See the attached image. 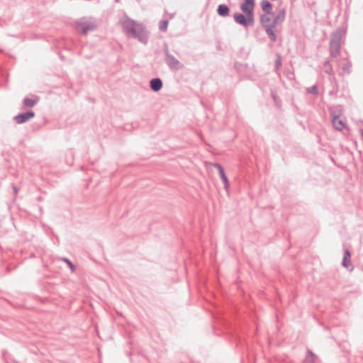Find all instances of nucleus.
Returning <instances> with one entry per match:
<instances>
[{"label":"nucleus","instance_id":"1","mask_svg":"<svg viewBox=\"0 0 363 363\" xmlns=\"http://www.w3.org/2000/svg\"><path fill=\"white\" fill-rule=\"evenodd\" d=\"M261 7L264 13L260 16L261 25L269 40L274 43L277 39V33L279 31L278 27L285 20V9H280L275 16L272 12V4L267 0H262L261 1Z\"/></svg>","mask_w":363,"mask_h":363},{"label":"nucleus","instance_id":"2","mask_svg":"<svg viewBox=\"0 0 363 363\" xmlns=\"http://www.w3.org/2000/svg\"><path fill=\"white\" fill-rule=\"evenodd\" d=\"M121 26L123 32L128 38H135L143 44L147 43L149 33L143 24L127 18L121 22Z\"/></svg>","mask_w":363,"mask_h":363},{"label":"nucleus","instance_id":"3","mask_svg":"<svg viewBox=\"0 0 363 363\" xmlns=\"http://www.w3.org/2000/svg\"><path fill=\"white\" fill-rule=\"evenodd\" d=\"M345 31L340 28L334 30L330 35L329 43L330 55L332 57H336L340 54L341 45L344 43Z\"/></svg>","mask_w":363,"mask_h":363},{"label":"nucleus","instance_id":"4","mask_svg":"<svg viewBox=\"0 0 363 363\" xmlns=\"http://www.w3.org/2000/svg\"><path fill=\"white\" fill-rule=\"evenodd\" d=\"M164 52L165 55L164 61L170 69H180L183 65L169 52V47L167 43L164 44Z\"/></svg>","mask_w":363,"mask_h":363},{"label":"nucleus","instance_id":"5","mask_svg":"<svg viewBox=\"0 0 363 363\" xmlns=\"http://www.w3.org/2000/svg\"><path fill=\"white\" fill-rule=\"evenodd\" d=\"M96 28L97 25L95 22L80 21L75 23L76 30L80 32L82 35H86L88 32L94 31Z\"/></svg>","mask_w":363,"mask_h":363},{"label":"nucleus","instance_id":"6","mask_svg":"<svg viewBox=\"0 0 363 363\" xmlns=\"http://www.w3.org/2000/svg\"><path fill=\"white\" fill-rule=\"evenodd\" d=\"M235 21L242 26H252L254 25V16L245 14V16L240 13H235L233 15Z\"/></svg>","mask_w":363,"mask_h":363},{"label":"nucleus","instance_id":"7","mask_svg":"<svg viewBox=\"0 0 363 363\" xmlns=\"http://www.w3.org/2000/svg\"><path fill=\"white\" fill-rule=\"evenodd\" d=\"M35 113L33 111H29L25 113H22L16 115L13 120L17 124H22L28 121L29 119L33 118Z\"/></svg>","mask_w":363,"mask_h":363},{"label":"nucleus","instance_id":"8","mask_svg":"<svg viewBox=\"0 0 363 363\" xmlns=\"http://www.w3.org/2000/svg\"><path fill=\"white\" fill-rule=\"evenodd\" d=\"M255 0H245L240 6V9L245 14L254 16Z\"/></svg>","mask_w":363,"mask_h":363},{"label":"nucleus","instance_id":"9","mask_svg":"<svg viewBox=\"0 0 363 363\" xmlns=\"http://www.w3.org/2000/svg\"><path fill=\"white\" fill-rule=\"evenodd\" d=\"M212 165L218 169L220 179L223 181L224 188L227 190L229 188V182L223 167L219 163H213Z\"/></svg>","mask_w":363,"mask_h":363},{"label":"nucleus","instance_id":"10","mask_svg":"<svg viewBox=\"0 0 363 363\" xmlns=\"http://www.w3.org/2000/svg\"><path fill=\"white\" fill-rule=\"evenodd\" d=\"M162 81L160 78H154L150 81V87L153 91H159L162 88Z\"/></svg>","mask_w":363,"mask_h":363},{"label":"nucleus","instance_id":"11","mask_svg":"<svg viewBox=\"0 0 363 363\" xmlns=\"http://www.w3.org/2000/svg\"><path fill=\"white\" fill-rule=\"evenodd\" d=\"M332 123L334 128L340 131L342 130L346 126L345 123L338 116H333Z\"/></svg>","mask_w":363,"mask_h":363},{"label":"nucleus","instance_id":"12","mask_svg":"<svg viewBox=\"0 0 363 363\" xmlns=\"http://www.w3.org/2000/svg\"><path fill=\"white\" fill-rule=\"evenodd\" d=\"M342 264L345 268H349L352 266L351 264V253L349 250H344V256L342 262Z\"/></svg>","mask_w":363,"mask_h":363},{"label":"nucleus","instance_id":"13","mask_svg":"<svg viewBox=\"0 0 363 363\" xmlns=\"http://www.w3.org/2000/svg\"><path fill=\"white\" fill-rule=\"evenodd\" d=\"M230 9L225 4H220L217 8V13L220 16L226 17L229 15Z\"/></svg>","mask_w":363,"mask_h":363},{"label":"nucleus","instance_id":"14","mask_svg":"<svg viewBox=\"0 0 363 363\" xmlns=\"http://www.w3.org/2000/svg\"><path fill=\"white\" fill-rule=\"evenodd\" d=\"M352 62L348 59H346V62L342 65V72L345 74H349L352 72Z\"/></svg>","mask_w":363,"mask_h":363},{"label":"nucleus","instance_id":"15","mask_svg":"<svg viewBox=\"0 0 363 363\" xmlns=\"http://www.w3.org/2000/svg\"><path fill=\"white\" fill-rule=\"evenodd\" d=\"M38 101V99L37 98V99H29V98H25L23 99V105L24 106L26 107H28V108H32L33 107Z\"/></svg>","mask_w":363,"mask_h":363},{"label":"nucleus","instance_id":"16","mask_svg":"<svg viewBox=\"0 0 363 363\" xmlns=\"http://www.w3.org/2000/svg\"><path fill=\"white\" fill-rule=\"evenodd\" d=\"M324 72L329 75H333L334 71L333 66L329 60H326L324 62Z\"/></svg>","mask_w":363,"mask_h":363},{"label":"nucleus","instance_id":"17","mask_svg":"<svg viewBox=\"0 0 363 363\" xmlns=\"http://www.w3.org/2000/svg\"><path fill=\"white\" fill-rule=\"evenodd\" d=\"M316 356L315 354L310 350H307V356L306 357V363H314L315 362Z\"/></svg>","mask_w":363,"mask_h":363},{"label":"nucleus","instance_id":"18","mask_svg":"<svg viewBox=\"0 0 363 363\" xmlns=\"http://www.w3.org/2000/svg\"><path fill=\"white\" fill-rule=\"evenodd\" d=\"M168 21L167 20H162L160 21L159 23V29L160 31L164 32L167 30V26H168Z\"/></svg>","mask_w":363,"mask_h":363},{"label":"nucleus","instance_id":"19","mask_svg":"<svg viewBox=\"0 0 363 363\" xmlns=\"http://www.w3.org/2000/svg\"><path fill=\"white\" fill-rule=\"evenodd\" d=\"M61 260H62L63 262H65V263L67 264V265L69 266V267L72 272H74L75 270V266L68 258L63 257L61 259Z\"/></svg>","mask_w":363,"mask_h":363},{"label":"nucleus","instance_id":"20","mask_svg":"<svg viewBox=\"0 0 363 363\" xmlns=\"http://www.w3.org/2000/svg\"><path fill=\"white\" fill-rule=\"evenodd\" d=\"M307 91L308 93H311V94H313V95H318V88L317 85H313L311 87L308 88L307 89Z\"/></svg>","mask_w":363,"mask_h":363},{"label":"nucleus","instance_id":"21","mask_svg":"<svg viewBox=\"0 0 363 363\" xmlns=\"http://www.w3.org/2000/svg\"><path fill=\"white\" fill-rule=\"evenodd\" d=\"M275 66L277 68H279L281 66V57L278 56L275 61Z\"/></svg>","mask_w":363,"mask_h":363},{"label":"nucleus","instance_id":"22","mask_svg":"<svg viewBox=\"0 0 363 363\" xmlns=\"http://www.w3.org/2000/svg\"><path fill=\"white\" fill-rule=\"evenodd\" d=\"M13 191H14L15 194H16L18 193V189H17V187L14 186L13 187Z\"/></svg>","mask_w":363,"mask_h":363}]
</instances>
